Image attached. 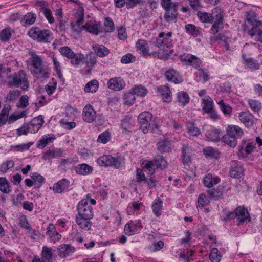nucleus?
<instances>
[{
  "label": "nucleus",
  "instance_id": "58836bf2",
  "mask_svg": "<svg viewBox=\"0 0 262 262\" xmlns=\"http://www.w3.org/2000/svg\"><path fill=\"white\" fill-rule=\"evenodd\" d=\"M202 109L207 113H211L213 110V101L208 96L202 99Z\"/></svg>",
  "mask_w": 262,
  "mask_h": 262
},
{
  "label": "nucleus",
  "instance_id": "1a4fd4ad",
  "mask_svg": "<svg viewBox=\"0 0 262 262\" xmlns=\"http://www.w3.org/2000/svg\"><path fill=\"white\" fill-rule=\"evenodd\" d=\"M248 30V34L251 38L257 41L262 42V21L250 26Z\"/></svg>",
  "mask_w": 262,
  "mask_h": 262
},
{
  "label": "nucleus",
  "instance_id": "dca6fc26",
  "mask_svg": "<svg viewBox=\"0 0 262 262\" xmlns=\"http://www.w3.org/2000/svg\"><path fill=\"white\" fill-rule=\"evenodd\" d=\"M107 86L110 89L114 91H120L125 88V83L121 77H116L111 78L108 81Z\"/></svg>",
  "mask_w": 262,
  "mask_h": 262
},
{
  "label": "nucleus",
  "instance_id": "cd10ccee",
  "mask_svg": "<svg viewBox=\"0 0 262 262\" xmlns=\"http://www.w3.org/2000/svg\"><path fill=\"white\" fill-rule=\"evenodd\" d=\"M36 15L32 12L26 13L20 20V24L23 26L26 27L33 24L36 20Z\"/></svg>",
  "mask_w": 262,
  "mask_h": 262
},
{
  "label": "nucleus",
  "instance_id": "393cba45",
  "mask_svg": "<svg viewBox=\"0 0 262 262\" xmlns=\"http://www.w3.org/2000/svg\"><path fill=\"white\" fill-rule=\"evenodd\" d=\"M223 187L221 186L207 190L209 199L214 200L222 199L223 198Z\"/></svg>",
  "mask_w": 262,
  "mask_h": 262
},
{
  "label": "nucleus",
  "instance_id": "f8f14e48",
  "mask_svg": "<svg viewBox=\"0 0 262 262\" xmlns=\"http://www.w3.org/2000/svg\"><path fill=\"white\" fill-rule=\"evenodd\" d=\"M96 117V112L93 106L90 104H86L82 111L83 120L86 122L92 123L95 120Z\"/></svg>",
  "mask_w": 262,
  "mask_h": 262
},
{
  "label": "nucleus",
  "instance_id": "338daca9",
  "mask_svg": "<svg viewBox=\"0 0 262 262\" xmlns=\"http://www.w3.org/2000/svg\"><path fill=\"white\" fill-rule=\"evenodd\" d=\"M197 16L199 17L200 20L202 23H212L211 15H209V14L207 12L198 11L197 13Z\"/></svg>",
  "mask_w": 262,
  "mask_h": 262
},
{
  "label": "nucleus",
  "instance_id": "09e8293b",
  "mask_svg": "<svg viewBox=\"0 0 262 262\" xmlns=\"http://www.w3.org/2000/svg\"><path fill=\"white\" fill-rule=\"evenodd\" d=\"M21 95V91L18 90L10 91L6 97V101L8 102H13L18 99Z\"/></svg>",
  "mask_w": 262,
  "mask_h": 262
},
{
  "label": "nucleus",
  "instance_id": "69168bd1",
  "mask_svg": "<svg viewBox=\"0 0 262 262\" xmlns=\"http://www.w3.org/2000/svg\"><path fill=\"white\" fill-rule=\"evenodd\" d=\"M85 62L89 67L93 68L97 62V57L94 54L91 52L86 55Z\"/></svg>",
  "mask_w": 262,
  "mask_h": 262
},
{
  "label": "nucleus",
  "instance_id": "c85d7f7f",
  "mask_svg": "<svg viewBox=\"0 0 262 262\" xmlns=\"http://www.w3.org/2000/svg\"><path fill=\"white\" fill-rule=\"evenodd\" d=\"M92 49L97 56L103 57L107 56L110 51L105 46L103 45L95 44L93 45Z\"/></svg>",
  "mask_w": 262,
  "mask_h": 262
},
{
  "label": "nucleus",
  "instance_id": "4be33fe9",
  "mask_svg": "<svg viewBox=\"0 0 262 262\" xmlns=\"http://www.w3.org/2000/svg\"><path fill=\"white\" fill-rule=\"evenodd\" d=\"M31 72L38 79H46L49 77L50 75L48 67L44 65L37 69L32 70Z\"/></svg>",
  "mask_w": 262,
  "mask_h": 262
},
{
  "label": "nucleus",
  "instance_id": "0eeeda50",
  "mask_svg": "<svg viewBox=\"0 0 262 262\" xmlns=\"http://www.w3.org/2000/svg\"><path fill=\"white\" fill-rule=\"evenodd\" d=\"M212 22L214 19V24L211 28L213 34L215 35L220 29L223 28V17L220 9L214 8L211 15Z\"/></svg>",
  "mask_w": 262,
  "mask_h": 262
},
{
  "label": "nucleus",
  "instance_id": "4468645a",
  "mask_svg": "<svg viewBox=\"0 0 262 262\" xmlns=\"http://www.w3.org/2000/svg\"><path fill=\"white\" fill-rule=\"evenodd\" d=\"M57 254L61 258L71 255L75 251V248L70 244H62L57 247Z\"/></svg>",
  "mask_w": 262,
  "mask_h": 262
},
{
  "label": "nucleus",
  "instance_id": "9b49d317",
  "mask_svg": "<svg viewBox=\"0 0 262 262\" xmlns=\"http://www.w3.org/2000/svg\"><path fill=\"white\" fill-rule=\"evenodd\" d=\"M238 118L241 122L248 128L253 126L255 123L254 116L249 111L240 112Z\"/></svg>",
  "mask_w": 262,
  "mask_h": 262
},
{
  "label": "nucleus",
  "instance_id": "9d476101",
  "mask_svg": "<svg viewBox=\"0 0 262 262\" xmlns=\"http://www.w3.org/2000/svg\"><path fill=\"white\" fill-rule=\"evenodd\" d=\"M70 182L66 178L58 181L53 186V191L55 193L61 194L70 190Z\"/></svg>",
  "mask_w": 262,
  "mask_h": 262
},
{
  "label": "nucleus",
  "instance_id": "603ef678",
  "mask_svg": "<svg viewBox=\"0 0 262 262\" xmlns=\"http://www.w3.org/2000/svg\"><path fill=\"white\" fill-rule=\"evenodd\" d=\"M182 162L184 164H188L191 162V157L190 156V150L188 147L185 146L182 149Z\"/></svg>",
  "mask_w": 262,
  "mask_h": 262
},
{
  "label": "nucleus",
  "instance_id": "4d7b16f0",
  "mask_svg": "<svg viewBox=\"0 0 262 262\" xmlns=\"http://www.w3.org/2000/svg\"><path fill=\"white\" fill-rule=\"evenodd\" d=\"M203 153L206 157L218 158L220 156V152L211 147H207L203 150Z\"/></svg>",
  "mask_w": 262,
  "mask_h": 262
},
{
  "label": "nucleus",
  "instance_id": "c756f323",
  "mask_svg": "<svg viewBox=\"0 0 262 262\" xmlns=\"http://www.w3.org/2000/svg\"><path fill=\"white\" fill-rule=\"evenodd\" d=\"M232 131H229L226 132V134L224 135L222 138V141L228 145L229 146L234 148L237 144V140L234 137L232 136Z\"/></svg>",
  "mask_w": 262,
  "mask_h": 262
},
{
  "label": "nucleus",
  "instance_id": "473e14b6",
  "mask_svg": "<svg viewBox=\"0 0 262 262\" xmlns=\"http://www.w3.org/2000/svg\"><path fill=\"white\" fill-rule=\"evenodd\" d=\"M221 179L217 177H213L211 174H207L204 178V185L208 188L212 187L214 185L218 184Z\"/></svg>",
  "mask_w": 262,
  "mask_h": 262
},
{
  "label": "nucleus",
  "instance_id": "e433bc0d",
  "mask_svg": "<svg viewBox=\"0 0 262 262\" xmlns=\"http://www.w3.org/2000/svg\"><path fill=\"white\" fill-rule=\"evenodd\" d=\"M120 128L124 134H128L131 132V117L126 116L124 117L121 123Z\"/></svg>",
  "mask_w": 262,
  "mask_h": 262
},
{
  "label": "nucleus",
  "instance_id": "5701e85b",
  "mask_svg": "<svg viewBox=\"0 0 262 262\" xmlns=\"http://www.w3.org/2000/svg\"><path fill=\"white\" fill-rule=\"evenodd\" d=\"M14 30L10 27H6L0 31V40L2 42H8L14 33Z\"/></svg>",
  "mask_w": 262,
  "mask_h": 262
},
{
  "label": "nucleus",
  "instance_id": "f03ea898",
  "mask_svg": "<svg viewBox=\"0 0 262 262\" xmlns=\"http://www.w3.org/2000/svg\"><path fill=\"white\" fill-rule=\"evenodd\" d=\"M12 80L8 82V85L11 88L13 86L19 87L23 84L22 89L27 90L29 85L27 74L24 70H19L17 73H14L13 75Z\"/></svg>",
  "mask_w": 262,
  "mask_h": 262
},
{
  "label": "nucleus",
  "instance_id": "3c124183",
  "mask_svg": "<svg viewBox=\"0 0 262 262\" xmlns=\"http://www.w3.org/2000/svg\"><path fill=\"white\" fill-rule=\"evenodd\" d=\"M210 200L207 198L206 194L204 193H201L198 198L196 206L199 208H203L205 206L209 205Z\"/></svg>",
  "mask_w": 262,
  "mask_h": 262
},
{
  "label": "nucleus",
  "instance_id": "aec40b11",
  "mask_svg": "<svg viewBox=\"0 0 262 262\" xmlns=\"http://www.w3.org/2000/svg\"><path fill=\"white\" fill-rule=\"evenodd\" d=\"M46 235L54 243L59 242L62 237V235L57 231L55 225L53 223L49 224L47 228Z\"/></svg>",
  "mask_w": 262,
  "mask_h": 262
},
{
  "label": "nucleus",
  "instance_id": "a19ab883",
  "mask_svg": "<svg viewBox=\"0 0 262 262\" xmlns=\"http://www.w3.org/2000/svg\"><path fill=\"white\" fill-rule=\"evenodd\" d=\"M53 259V252L51 248L46 246L42 247L41 252V259L42 262H52Z\"/></svg>",
  "mask_w": 262,
  "mask_h": 262
},
{
  "label": "nucleus",
  "instance_id": "8fccbe9b",
  "mask_svg": "<svg viewBox=\"0 0 262 262\" xmlns=\"http://www.w3.org/2000/svg\"><path fill=\"white\" fill-rule=\"evenodd\" d=\"M248 105L254 113H258L262 109L261 103L256 99H249Z\"/></svg>",
  "mask_w": 262,
  "mask_h": 262
},
{
  "label": "nucleus",
  "instance_id": "5fc2aeb1",
  "mask_svg": "<svg viewBox=\"0 0 262 262\" xmlns=\"http://www.w3.org/2000/svg\"><path fill=\"white\" fill-rule=\"evenodd\" d=\"M246 66L251 71H254L259 69L260 64L252 58H248L245 59Z\"/></svg>",
  "mask_w": 262,
  "mask_h": 262
},
{
  "label": "nucleus",
  "instance_id": "6e6552de",
  "mask_svg": "<svg viewBox=\"0 0 262 262\" xmlns=\"http://www.w3.org/2000/svg\"><path fill=\"white\" fill-rule=\"evenodd\" d=\"M152 118V114L148 112H142L138 117V120L140 124V128L145 134L148 132Z\"/></svg>",
  "mask_w": 262,
  "mask_h": 262
},
{
  "label": "nucleus",
  "instance_id": "b1692460",
  "mask_svg": "<svg viewBox=\"0 0 262 262\" xmlns=\"http://www.w3.org/2000/svg\"><path fill=\"white\" fill-rule=\"evenodd\" d=\"M158 91L162 95L163 99L165 102H170L172 101V94L167 85H163L158 88Z\"/></svg>",
  "mask_w": 262,
  "mask_h": 262
},
{
  "label": "nucleus",
  "instance_id": "0e129e2a",
  "mask_svg": "<svg viewBox=\"0 0 262 262\" xmlns=\"http://www.w3.org/2000/svg\"><path fill=\"white\" fill-rule=\"evenodd\" d=\"M111 139V134L108 130L101 133L98 137L97 141L103 144L107 143Z\"/></svg>",
  "mask_w": 262,
  "mask_h": 262
},
{
  "label": "nucleus",
  "instance_id": "6ab92c4d",
  "mask_svg": "<svg viewBox=\"0 0 262 262\" xmlns=\"http://www.w3.org/2000/svg\"><path fill=\"white\" fill-rule=\"evenodd\" d=\"M230 176L232 178H239L244 174V168L236 161H232L230 163Z\"/></svg>",
  "mask_w": 262,
  "mask_h": 262
},
{
  "label": "nucleus",
  "instance_id": "c03bdc74",
  "mask_svg": "<svg viewBox=\"0 0 262 262\" xmlns=\"http://www.w3.org/2000/svg\"><path fill=\"white\" fill-rule=\"evenodd\" d=\"M99 27V24L86 23L84 25L82 26V28L86 30L88 32L97 35L100 31Z\"/></svg>",
  "mask_w": 262,
  "mask_h": 262
},
{
  "label": "nucleus",
  "instance_id": "37998d69",
  "mask_svg": "<svg viewBox=\"0 0 262 262\" xmlns=\"http://www.w3.org/2000/svg\"><path fill=\"white\" fill-rule=\"evenodd\" d=\"M99 82L96 79H93L88 82L84 88L85 93H95L98 89Z\"/></svg>",
  "mask_w": 262,
  "mask_h": 262
},
{
  "label": "nucleus",
  "instance_id": "a211bd4d",
  "mask_svg": "<svg viewBox=\"0 0 262 262\" xmlns=\"http://www.w3.org/2000/svg\"><path fill=\"white\" fill-rule=\"evenodd\" d=\"M164 75L166 80L169 82L178 84L183 81L182 77L180 73L172 68L166 70Z\"/></svg>",
  "mask_w": 262,
  "mask_h": 262
},
{
  "label": "nucleus",
  "instance_id": "f704fd0d",
  "mask_svg": "<svg viewBox=\"0 0 262 262\" xmlns=\"http://www.w3.org/2000/svg\"><path fill=\"white\" fill-rule=\"evenodd\" d=\"M232 131L233 133L232 136L234 137L236 139L238 140L242 138L244 135V132L242 129L238 126L235 125H228L226 128V132L229 131Z\"/></svg>",
  "mask_w": 262,
  "mask_h": 262
},
{
  "label": "nucleus",
  "instance_id": "39448f33",
  "mask_svg": "<svg viewBox=\"0 0 262 262\" xmlns=\"http://www.w3.org/2000/svg\"><path fill=\"white\" fill-rule=\"evenodd\" d=\"M76 215L93 219L94 210L93 207L89 204L87 200H81L77 206Z\"/></svg>",
  "mask_w": 262,
  "mask_h": 262
},
{
  "label": "nucleus",
  "instance_id": "ddd939ff",
  "mask_svg": "<svg viewBox=\"0 0 262 262\" xmlns=\"http://www.w3.org/2000/svg\"><path fill=\"white\" fill-rule=\"evenodd\" d=\"M236 219L237 221V225H240L246 221H250L251 217L248 210L244 207L238 206L235 209Z\"/></svg>",
  "mask_w": 262,
  "mask_h": 262
},
{
  "label": "nucleus",
  "instance_id": "423d86ee",
  "mask_svg": "<svg viewBox=\"0 0 262 262\" xmlns=\"http://www.w3.org/2000/svg\"><path fill=\"white\" fill-rule=\"evenodd\" d=\"M212 22L214 19V24L211 28L213 34L215 35L220 29L223 28V17L220 9L214 8L211 15Z\"/></svg>",
  "mask_w": 262,
  "mask_h": 262
},
{
  "label": "nucleus",
  "instance_id": "ea45409f",
  "mask_svg": "<svg viewBox=\"0 0 262 262\" xmlns=\"http://www.w3.org/2000/svg\"><path fill=\"white\" fill-rule=\"evenodd\" d=\"M205 137L208 141L212 142H217L221 139L220 133L216 129H211L208 130L205 134Z\"/></svg>",
  "mask_w": 262,
  "mask_h": 262
},
{
  "label": "nucleus",
  "instance_id": "bb28decb",
  "mask_svg": "<svg viewBox=\"0 0 262 262\" xmlns=\"http://www.w3.org/2000/svg\"><path fill=\"white\" fill-rule=\"evenodd\" d=\"M182 60L188 62V64L193 66L195 68H198L200 67L201 61L198 57L191 55L186 54L183 55L181 56Z\"/></svg>",
  "mask_w": 262,
  "mask_h": 262
},
{
  "label": "nucleus",
  "instance_id": "de8ad7c7",
  "mask_svg": "<svg viewBox=\"0 0 262 262\" xmlns=\"http://www.w3.org/2000/svg\"><path fill=\"white\" fill-rule=\"evenodd\" d=\"M179 103L182 106H185L189 102V96L187 92L184 91L179 92L177 95Z\"/></svg>",
  "mask_w": 262,
  "mask_h": 262
},
{
  "label": "nucleus",
  "instance_id": "49530a36",
  "mask_svg": "<svg viewBox=\"0 0 262 262\" xmlns=\"http://www.w3.org/2000/svg\"><path fill=\"white\" fill-rule=\"evenodd\" d=\"M246 20L250 26L261 21L258 19V15L252 10L249 11L246 13Z\"/></svg>",
  "mask_w": 262,
  "mask_h": 262
},
{
  "label": "nucleus",
  "instance_id": "7ed1b4c3",
  "mask_svg": "<svg viewBox=\"0 0 262 262\" xmlns=\"http://www.w3.org/2000/svg\"><path fill=\"white\" fill-rule=\"evenodd\" d=\"M171 36V32L167 33L161 32L156 40V46L164 52L168 51V49L172 46Z\"/></svg>",
  "mask_w": 262,
  "mask_h": 262
},
{
  "label": "nucleus",
  "instance_id": "864d4df0",
  "mask_svg": "<svg viewBox=\"0 0 262 262\" xmlns=\"http://www.w3.org/2000/svg\"><path fill=\"white\" fill-rule=\"evenodd\" d=\"M186 127L188 132L190 135L196 136L200 134V129L196 126L193 122L190 121L187 122Z\"/></svg>",
  "mask_w": 262,
  "mask_h": 262
},
{
  "label": "nucleus",
  "instance_id": "7c9ffc66",
  "mask_svg": "<svg viewBox=\"0 0 262 262\" xmlns=\"http://www.w3.org/2000/svg\"><path fill=\"white\" fill-rule=\"evenodd\" d=\"M151 208L153 213L157 217H159L162 214V210L163 209V201L157 197L156 198L151 205Z\"/></svg>",
  "mask_w": 262,
  "mask_h": 262
},
{
  "label": "nucleus",
  "instance_id": "bf43d9fd",
  "mask_svg": "<svg viewBox=\"0 0 262 262\" xmlns=\"http://www.w3.org/2000/svg\"><path fill=\"white\" fill-rule=\"evenodd\" d=\"M57 87V82L56 80L52 78L48 84L45 86V90L47 93V94L51 96L53 93L55 92Z\"/></svg>",
  "mask_w": 262,
  "mask_h": 262
},
{
  "label": "nucleus",
  "instance_id": "13d9d810",
  "mask_svg": "<svg viewBox=\"0 0 262 262\" xmlns=\"http://www.w3.org/2000/svg\"><path fill=\"white\" fill-rule=\"evenodd\" d=\"M154 163L157 168L164 169L167 167V161L163 157L160 155L157 156L154 159Z\"/></svg>",
  "mask_w": 262,
  "mask_h": 262
},
{
  "label": "nucleus",
  "instance_id": "c9c22d12",
  "mask_svg": "<svg viewBox=\"0 0 262 262\" xmlns=\"http://www.w3.org/2000/svg\"><path fill=\"white\" fill-rule=\"evenodd\" d=\"M55 139V137L53 134L44 135L38 141L37 147L39 149H43L49 143Z\"/></svg>",
  "mask_w": 262,
  "mask_h": 262
},
{
  "label": "nucleus",
  "instance_id": "e2e57ef3",
  "mask_svg": "<svg viewBox=\"0 0 262 262\" xmlns=\"http://www.w3.org/2000/svg\"><path fill=\"white\" fill-rule=\"evenodd\" d=\"M61 54L68 59L73 58L75 53L68 46H64L59 49Z\"/></svg>",
  "mask_w": 262,
  "mask_h": 262
},
{
  "label": "nucleus",
  "instance_id": "4c0bfd02",
  "mask_svg": "<svg viewBox=\"0 0 262 262\" xmlns=\"http://www.w3.org/2000/svg\"><path fill=\"white\" fill-rule=\"evenodd\" d=\"M136 47L140 50L144 56H150L151 54L149 53V48L147 41L144 39H140L136 43Z\"/></svg>",
  "mask_w": 262,
  "mask_h": 262
},
{
  "label": "nucleus",
  "instance_id": "f3484780",
  "mask_svg": "<svg viewBox=\"0 0 262 262\" xmlns=\"http://www.w3.org/2000/svg\"><path fill=\"white\" fill-rule=\"evenodd\" d=\"M91 219V218L78 215L75 216V222L78 226L79 228L84 231H89L91 229L92 226Z\"/></svg>",
  "mask_w": 262,
  "mask_h": 262
},
{
  "label": "nucleus",
  "instance_id": "6e6d98bb",
  "mask_svg": "<svg viewBox=\"0 0 262 262\" xmlns=\"http://www.w3.org/2000/svg\"><path fill=\"white\" fill-rule=\"evenodd\" d=\"M40 11L43 13L50 24H53L55 21L51 10L48 7H41Z\"/></svg>",
  "mask_w": 262,
  "mask_h": 262
},
{
  "label": "nucleus",
  "instance_id": "a878e982",
  "mask_svg": "<svg viewBox=\"0 0 262 262\" xmlns=\"http://www.w3.org/2000/svg\"><path fill=\"white\" fill-rule=\"evenodd\" d=\"M62 154L63 150L61 148L56 149V150L49 149L43 153L42 158L46 161L52 158L62 157Z\"/></svg>",
  "mask_w": 262,
  "mask_h": 262
},
{
  "label": "nucleus",
  "instance_id": "2eb2a0df",
  "mask_svg": "<svg viewBox=\"0 0 262 262\" xmlns=\"http://www.w3.org/2000/svg\"><path fill=\"white\" fill-rule=\"evenodd\" d=\"M179 5V3H176L173 4V6L171 8L164 10L165 12L164 18L166 21L170 23L176 21Z\"/></svg>",
  "mask_w": 262,
  "mask_h": 262
},
{
  "label": "nucleus",
  "instance_id": "680f3d73",
  "mask_svg": "<svg viewBox=\"0 0 262 262\" xmlns=\"http://www.w3.org/2000/svg\"><path fill=\"white\" fill-rule=\"evenodd\" d=\"M147 89L142 86L141 85H138L135 86L133 89H132V94L136 95L139 96L144 97L147 93Z\"/></svg>",
  "mask_w": 262,
  "mask_h": 262
},
{
  "label": "nucleus",
  "instance_id": "2f4dec72",
  "mask_svg": "<svg viewBox=\"0 0 262 262\" xmlns=\"http://www.w3.org/2000/svg\"><path fill=\"white\" fill-rule=\"evenodd\" d=\"M172 146V141L167 139L160 141L157 144L158 149L161 152L169 151Z\"/></svg>",
  "mask_w": 262,
  "mask_h": 262
},
{
  "label": "nucleus",
  "instance_id": "a18cd8bd",
  "mask_svg": "<svg viewBox=\"0 0 262 262\" xmlns=\"http://www.w3.org/2000/svg\"><path fill=\"white\" fill-rule=\"evenodd\" d=\"M0 191L5 194H9L12 191L10 183L6 178L0 177Z\"/></svg>",
  "mask_w": 262,
  "mask_h": 262
},
{
  "label": "nucleus",
  "instance_id": "774afa93",
  "mask_svg": "<svg viewBox=\"0 0 262 262\" xmlns=\"http://www.w3.org/2000/svg\"><path fill=\"white\" fill-rule=\"evenodd\" d=\"M209 258L212 262H220L221 261V255L217 248H213L211 249L209 255Z\"/></svg>",
  "mask_w": 262,
  "mask_h": 262
},
{
  "label": "nucleus",
  "instance_id": "72a5a7b5",
  "mask_svg": "<svg viewBox=\"0 0 262 262\" xmlns=\"http://www.w3.org/2000/svg\"><path fill=\"white\" fill-rule=\"evenodd\" d=\"M31 57L30 58L31 64L34 69H37L43 66V60L41 57L33 52L30 54Z\"/></svg>",
  "mask_w": 262,
  "mask_h": 262
},
{
  "label": "nucleus",
  "instance_id": "20e7f679",
  "mask_svg": "<svg viewBox=\"0 0 262 262\" xmlns=\"http://www.w3.org/2000/svg\"><path fill=\"white\" fill-rule=\"evenodd\" d=\"M96 163L101 167H113L115 168H119L121 165L119 158H114L110 155H104L99 157L96 160Z\"/></svg>",
  "mask_w": 262,
  "mask_h": 262
},
{
  "label": "nucleus",
  "instance_id": "f257e3e1",
  "mask_svg": "<svg viewBox=\"0 0 262 262\" xmlns=\"http://www.w3.org/2000/svg\"><path fill=\"white\" fill-rule=\"evenodd\" d=\"M28 35L37 42L49 43L53 39V34L48 29H41L38 27H32Z\"/></svg>",
  "mask_w": 262,
  "mask_h": 262
},
{
  "label": "nucleus",
  "instance_id": "79ce46f5",
  "mask_svg": "<svg viewBox=\"0 0 262 262\" xmlns=\"http://www.w3.org/2000/svg\"><path fill=\"white\" fill-rule=\"evenodd\" d=\"M30 177L33 180L36 187L39 188L45 182V178L38 172H32L30 174Z\"/></svg>",
  "mask_w": 262,
  "mask_h": 262
},
{
  "label": "nucleus",
  "instance_id": "052dcab7",
  "mask_svg": "<svg viewBox=\"0 0 262 262\" xmlns=\"http://www.w3.org/2000/svg\"><path fill=\"white\" fill-rule=\"evenodd\" d=\"M14 166L13 160H7L3 162L0 165V173L4 174L6 173L9 169L12 168Z\"/></svg>",
  "mask_w": 262,
  "mask_h": 262
},
{
  "label": "nucleus",
  "instance_id": "412c9836",
  "mask_svg": "<svg viewBox=\"0 0 262 262\" xmlns=\"http://www.w3.org/2000/svg\"><path fill=\"white\" fill-rule=\"evenodd\" d=\"M93 167L86 163L79 164L74 167L76 174L81 176L90 174L93 171Z\"/></svg>",
  "mask_w": 262,
  "mask_h": 262
}]
</instances>
